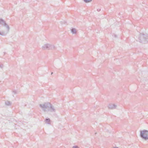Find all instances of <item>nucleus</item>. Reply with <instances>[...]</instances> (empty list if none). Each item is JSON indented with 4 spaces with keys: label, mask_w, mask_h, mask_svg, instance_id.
Here are the masks:
<instances>
[{
    "label": "nucleus",
    "mask_w": 148,
    "mask_h": 148,
    "mask_svg": "<svg viewBox=\"0 0 148 148\" xmlns=\"http://www.w3.org/2000/svg\"><path fill=\"white\" fill-rule=\"evenodd\" d=\"M40 107L44 112L50 111L55 112L56 110L54 107L50 103L46 102L39 105Z\"/></svg>",
    "instance_id": "f257e3e1"
},
{
    "label": "nucleus",
    "mask_w": 148,
    "mask_h": 148,
    "mask_svg": "<svg viewBox=\"0 0 148 148\" xmlns=\"http://www.w3.org/2000/svg\"><path fill=\"white\" fill-rule=\"evenodd\" d=\"M138 40L140 42L147 43L148 42V36L147 35L140 33L138 37Z\"/></svg>",
    "instance_id": "f03ea898"
},
{
    "label": "nucleus",
    "mask_w": 148,
    "mask_h": 148,
    "mask_svg": "<svg viewBox=\"0 0 148 148\" xmlns=\"http://www.w3.org/2000/svg\"><path fill=\"white\" fill-rule=\"evenodd\" d=\"M0 25L4 26H5L7 28V33H8L9 31L10 27L8 25L6 24L5 21L1 18H0ZM0 35L2 36L5 35L3 32H0Z\"/></svg>",
    "instance_id": "7ed1b4c3"
},
{
    "label": "nucleus",
    "mask_w": 148,
    "mask_h": 148,
    "mask_svg": "<svg viewBox=\"0 0 148 148\" xmlns=\"http://www.w3.org/2000/svg\"><path fill=\"white\" fill-rule=\"evenodd\" d=\"M140 136L142 138L146 140L148 139V131L143 130L140 131Z\"/></svg>",
    "instance_id": "20e7f679"
},
{
    "label": "nucleus",
    "mask_w": 148,
    "mask_h": 148,
    "mask_svg": "<svg viewBox=\"0 0 148 148\" xmlns=\"http://www.w3.org/2000/svg\"><path fill=\"white\" fill-rule=\"evenodd\" d=\"M42 48L43 50H50L55 49V47L53 45L47 44L42 46Z\"/></svg>",
    "instance_id": "39448f33"
},
{
    "label": "nucleus",
    "mask_w": 148,
    "mask_h": 148,
    "mask_svg": "<svg viewBox=\"0 0 148 148\" xmlns=\"http://www.w3.org/2000/svg\"><path fill=\"white\" fill-rule=\"evenodd\" d=\"M116 106L115 104H110L108 106V108L111 109H114L116 108Z\"/></svg>",
    "instance_id": "423d86ee"
},
{
    "label": "nucleus",
    "mask_w": 148,
    "mask_h": 148,
    "mask_svg": "<svg viewBox=\"0 0 148 148\" xmlns=\"http://www.w3.org/2000/svg\"><path fill=\"white\" fill-rule=\"evenodd\" d=\"M71 32L73 34H76L77 32L76 30L74 28H72L71 30Z\"/></svg>",
    "instance_id": "0eeeda50"
},
{
    "label": "nucleus",
    "mask_w": 148,
    "mask_h": 148,
    "mask_svg": "<svg viewBox=\"0 0 148 148\" xmlns=\"http://www.w3.org/2000/svg\"><path fill=\"white\" fill-rule=\"evenodd\" d=\"M5 104L7 106L11 105V103L9 101H7L5 102Z\"/></svg>",
    "instance_id": "6e6552de"
},
{
    "label": "nucleus",
    "mask_w": 148,
    "mask_h": 148,
    "mask_svg": "<svg viewBox=\"0 0 148 148\" xmlns=\"http://www.w3.org/2000/svg\"><path fill=\"white\" fill-rule=\"evenodd\" d=\"M85 2L88 3L91 2L92 0H83Z\"/></svg>",
    "instance_id": "1a4fd4ad"
},
{
    "label": "nucleus",
    "mask_w": 148,
    "mask_h": 148,
    "mask_svg": "<svg viewBox=\"0 0 148 148\" xmlns=\"http://www.w3.org/2000/svg\"><path fill=\"white\" fill-rule=\"evenodd\" d=\"M45 121L48 124H49V123L50 121V120L49 119H46Z\"/></svg>",
    "instance_id": "9d476101"
},
{
    "label": "nucleus",
    "mask_w": 148,
    "mask_h": 148,
    "mask_svg": "<svg viewBox=\"0 0 148 148\" xmlns=\"http://www.w3.org/2000/svg\"><path fill=\"white\" fill-rule=\"evenodd\" d=\"M73 148H79L77 146H74L73 147Z\"/></svg>",
    "instance_id": "9b49d317"
},
{
    "label": "nucleus",
    "mask_w": 148,
    "mask_h": 148,
    "mask_svg": "<svg viewBox=\"0 0 148 148\" xmlns=\"http://www.w3.org/2000/svg\"><path fill=\"white\" fill-rule=\"evenodd\" d=\"M3 67V64H0V68H2Z\"/></svg>",
    "instance_id": "f8f14e48"
},
{
    "label": "nucleus",
    "mask_w": 148,
    "mask_h": 148,
    "mask_svg": "<svg viewBox=\"0 0 148 148\" xmlns=\"http://www.w3.org/2000/svg\"><path fill=\"white\" fill-rule=\"evenodd\" d=\"M13 92L14 93V94H16V91L15 90H14L13 91Z\"/></svg>",
    "instance_id": "ddd939ff"
},
{
    "label": "nucleus",
    "mask_w": 148,
    "mask_h": 148,
    "mask_svg": "<svg viewBox=\"0 0 148 148\" xmlns=\"http://www.w3.org/2000/svg\"><path fill=\"white\" fill-rule=\"evenodd\" d=\"M100 10H101V9H97V11L98 12H99V11H100Z\"/></svg>",
    "instance_id": "4468645a"
},
{
    "label": "nucleus",
    "mask_w": 148,
    "mask_h": 148,
    "mask_svg": "<svg viewBox=\"0 0 148 148\" xmlns=\"http://www.w3.org/2000/svg\"><path fill=\"white\" fill-rule=\"evenodd\" d=\"M114 148H118L117 147H114Z\"/></svg>",
    "instance_id": "2eb2a0df"
},
{
    "label": "nucleus",
    "mask_w": 148,
    "mask_h": 148,
    "mask_svg": "<svg viewBox=\"0 0 148 148\" xmlns=\"http://www.w3.org/2000/svg\"><path fill=\"white\" fill-rule=\"evenodd\" d=\"M114 36H115V37H116V35H114Z\"/></svg>",
    "instance_id": "dca6fc26"
},
{
    "label": "nucleus",
    "mask_w": 148,
    "mask_h": 148,
    "mask_svg": "<svg viewBox=\"0 0 148 148\" xmlns=\"http://www.w3.org/2000/svg\"><path fill=\"white\" fill-rule=\"evenodd\" d=\"M53 73V72H52L51 73V75H52V74Z\"/></svg>",
    "instance_id": "f3484780"
},
{
    "label": "nucleus",
    "mask_w": 148,
    "mask_h": 148,
    "mask_svg": "<svg viewBox=\"0 0 148 148\" xmlns=\"http://www.w3.org/2000/svg\"><path fill=\"white\" fill-rule=\"evenodd\" d=\"M5 54V53H4V54Z\"/></svg>",
    "instance_id": "a211bd4d"
},
{
    "label": "nucleus",
    "mask_w": 148,
    "mask_h": 148,
    "mask_svg": "<svg viewBox=\"0 0 148 148\" xmlns=\"http://www.w3.org/2000/svg\"><path fill=\"white\" fill-rule=\"evenodd\" d=\"M97 134V133H95V134Z\"/></svg>",
    "instance_id": "6ab92c4d"
}]
</instances>
